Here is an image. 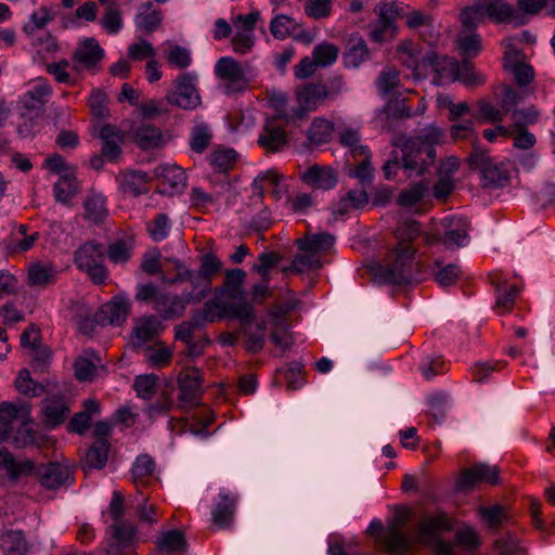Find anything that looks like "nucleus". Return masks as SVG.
<instances>
[{
    "mask_svg": "<svg viewBox=\"0 0 555 555\" xmlns=\"http://www.w3.org/2000/svg\"><path fill=\"white\" fill-rule=\"evenodd\" d=\"M156 544L160 552L167 554H182L188 550V541L184 533L177 529L164 532L158 537Z\"/></svg>",
    "mask_w": 555,
    "mask_h": 555,
    "instance_id": "58836bf2",
    "label": "nucleus"
},
{
    "mask_svg": "<svg viewBox=\"0 0 555 555\" xmlns=\"http://www.w3.org/2000/svg\"><path fill=\"white\" fill-rule=\"evenodd\" d=\"M158 377L154 374L139 375L134 378L133 388L138 397L150 400L155 393Z\"/></svg>",
    "mask_w": 555,
    "mask_h": 555,
    "instance_id": "774afa93",
    "label": "nucleus"
},
{
    "mask_svg": "<svg viewBox=\"0 0 555 555\" xmlns=\"http://www.w3.org/2000/svg\"><path fill=\"white\" fill-rule=\"evenodd\" d=\"M506 365V361H480L472 366V374L474 380L477 383H486L489 380L491 374L501 371Z\"/></svg>",
    "mask_w": 555,
    "mask_h": 555,
    "instance_id": "e2e57ef3",
    "label": "nucleus"
},
{
    "mask_svg": "<svg viewBox=\"0 0 555 555\" xmlns=\"http://www.w3.org/2000/svg\"><path fill=\"white\" fill-rule=\"evenodd\" d=\"M133 141L143 150L162 147L165 144L162 131L152 124L142 122L132 131Z\"/></svg>",
    "mask_w": 555,
    "mask_h": 555,
    "instance_id": "cd10ccee",
    "label": "nucleus"
},
{
    "mask_svg": "<svg viewBox=\"0 0 555 555\" xmlns=\"http://www.w3.org/2000/svg\"><path fill=\"white\" fill-rule=\"evenodd\" d=\"M428 191V184L424 181L415 182L404 189L398 196V204L402 207H411L420 203Z\"/></svg>",
    "mask_w": 555,
    "mask_h": 555,
    "instance_id": "5fc2aeb1",
    "label": "nucleus"
},
{
    "mask_svg": "<svg viewBox=\"0 0 555 555\" xmlns=\"http://www.w3.org/2000/svg\"><path fill=\"white\" fill-rule=\"evenodd\" d=\"M430 272L434 280L441 287H448L456 284L463 275L462 269L455 263L443 264L441 261L436 260L431 267Z\"/></svg>",
    "mask_w": 555,
    "mask_h": 555,
    "instance_id": "72a5a7b5",
    "label": "nucleus"
},
{
    "mask_svg": "<svg viewBox=\"0 0 555 555\" xmlns=\"http://www.w3.org/2000/svg\"><path fill=\"white\" fill-rule=\"evenodd\" d=\"M295 28L296 23L294 20L284 14L274 16L269 25L271 35L279 40L289 37Z\"/></svg>",
    "mask_w": 555,
    "mask_h": 555,
    "instance_id": "bf43d9fd",
    "label": "nucleus"
},
{
    "mask_svg": "<svg viewBox=\"0 0 555 555\" xmlns=\"http://www.w3.org/2000/svg\"><path fill=\"white\" fill-rule=\"evenodd\" d=\"M104 50L94 38H85L80 40L73 52L74 68H85L89 72H95L96 67L104 59Z\"/></svg>",
    "mask_w": 555,
    "mask_h": 555,
    "instance_id": "4468645a",
    "label": "nucleus"
},
{
    "mask_svg": "<svg viewBox=\"0 0 555 555\" xmlns=\"http://www.w3.org/2000/svg\"><path fill=\"white\" fill-rule=\"evenodd\" d=\"M454 519L444 512L426 515L418 524L421 543L429 546L435 555H454V545L440 539V534L453 530Z\"/></svg>",
    "mask_w": 555,
    "mask_h": 555,
    "instance_id": "39448f33",
    "label": "nucleus"
},
{
    "mask_svg": "<svg viewBox=\"0 0 555 555\" xmlns=\"http://www.w3.org/2000/svg\"><path fill=\"white\" fill-rule=\"evenodd\" d=\"M79 191V182L75 172H65L53 185L56 202L68 204Z\"/></svg>",
    "mask_w": 555,
    "mask_h": 555,
    "instance_id": "e433bc0d",
    "label": "nucleus"
},
{
    "mask_svg": "<svg viewBox=\"0 0 555 555\" xmlns=\"http://www.w3.org/2000/svg\"><path fill=\"white\" fill-rule=\"evenodd\" d=\"M166 98L165 99H150L139 104L140 114L144 119H155L169 113Z\"/></svg>",
    "mask_w": 555,
    "mask_h": 555,
    "instance_id": "0e129e2a",
    "label": "nucleus"
},
{
    "mask_svg": "<svg viewBox=\"0 0 555 555\" xmlns=\"http://www.w3.org/2000/svg\"><path fill=\"white\" fill-rule=\"evenodd\" d=\"M171 221L167 214H157L155 218L146 223V231L154 242H162L169 235Z\"/></svg>",
    "mask_w": 555,
    "mask_h": 555,
    "instance_id": "6e6d98bb",
    "label": "nucleus"
},
{
    "mask_svg": "<svg viewBox=\"0 0 555 555\" xmlns=\"http://www.w3.org/2000/svg\"><path fill=\"white\" fill-rule=\"evenodd\" d=\"M334 124L322 117H315L307 130L309 145H321L331 141Z\"/></svg>",
    "mask_w": 555,
    "mask_h": 555,
    "instance_id": "4c0bfd02",
    "label": "nucleus"
},
{
    "mask_svg": "<svg viewBox=\"0 0 555 555\" xmlns=\"http://www.w3.org/2000/svg\"><path fill=\"white\" fill-rule=\"evenodd\" d=\"M36 477L40 485L49 490H55L62 486L72 485L74 481L70 468L57 462L37 465Z\"/></svg>",
    "mask_w": 555,
    "mask_h": 555,
    "instance_id": "2eb2a0df",
    "label": "nucleus"
},
{
    "mask_svg": "<svg viewBox=\"0 0 555 555\" xmlns=\"http://www.w3.org/2000/svg\"><path fill=\"white\" fill-rule=\"evenodd\" d=\"M282 259V256L275 251H263L258 255V262L253 264L251 271L257 272L263 280H270V271Z\"/></svg>",
    "mask_w": 555,
    "mask_h": 555,
    "instance_id": "052dcab7",
    "label": "nucleus"
},
{
    "mask_svg": "<svg viewBox=\"0 0 555 555\" xmlns=\"http://www.w3.org/2000/svg\"><path fill=\"white\" fill-rule=\"evenodd\" d=\"M391 143L398 147L402 156V170L408 178L422 177L436 162V149L424 146L418 139L396 135Z\"/></svg>",
    "mask_w": 555,
    "mask_h": 555,
    "instance_id": "7ed1b4c3",
    "label": "nucleus"
},
{
    "mask_svg": "<svg viewBox=\"0 0 555 555\" xmlns=\"http://www.w3.org/2000/svg\"><path fill=\"white\" fill-rule=\"evenodd\" d=\"M443 234L440 237L441 244L447 249L464 247L469 242V221L464 216H448L441 220Z\"/></svg>",
    "mask_w": 555,
    "mask_h": 555,
    "instance_id": "f8f14e48",
    "label": "nucleus"
},
{
    "mask_svg": "<svg viewBox=\"0 0 555 555\" xmlns=\"http://www.w3.org/2000/svg\"><path fill=\"white\" fill-rule=\"evenodd\" d=\"M15 387L21 393L31 397L41 396L44 392V387L30 377V372L27 369L20 371L15 379Z\"/></svg>",
    "mask_w": 555,
    "mask_h": 555,
    "instance_id": "680f3d73",
    "label": "nucleus"
},
{
    "mask_svg": "<svg viewBox=\"0 0 555 555\" xmlns=\"http://www.w3.org/2000/svg\"><path fill=\"white\" fill-rule=\"evenodd\" d=\"M0 468L5 470L10 480L17 481L21 478L36 476L37 465L29 459L17 460L7 449L0 448Z\"/></svg>",
    "mask_w": 555,
    "mask_h": 555,
    "instance_id": "a211bd4d",
    "label": "nucleus"
},
{
    "mask_svg": "<svg viewBox=\"0 0 555 555\" xmlns=\"http://www.w3.org/2000/svg\"><path fill=\"white\" fill-rule=\"evenodd\" d=\"M154 176L173 189L183 188L186 182L183 169L177 165H159L154 169Z\"/></svg>",
    "mask_w": 555,
    "mask_h": 555,
    "instance_id": "49530a36",
    "label": "nucleus"
},
{
    "mask_svg": "<svg viewBox=\"0 0 555 555\" xmlns=\"http://www.w3.org/2000/svg\"><path fill=\"white\" fill-rule=\"evenodd\" d=\"M467 163L470 169L479 171L480 183L485 189L502 188L509 181L505 165L494 162L480 146H474Z\"/></svg>",
    "mask_w": 555,
    "mask_h": 555,
    "instance_id": "423d86ee",
    "label": "nucleus"
},
{
    "mask_svg": "<svg viewBox=\"0 0 555 555\" xmlns=\"http://www.w3.org/2000/svg\"><path fill=\"white\" fill-rule=\"evenodd\" d=\"M404 526L403 519H397V522L389 526L386 530H383V524L378 519L371 521L367 531L373 533L375 531L382 532L380 543L385 550L395 555H401L410 551L411 541L406 537L402 528Z\"/></svg>",
    "mask_w": 555,
    "mask_h": 555,
    "instance_id": "9d476101",
    "label": "nucleus"
},
{
    "mask_svg": "<svg viewBox=\"0 0 555 555\" xmlns=\"http://www.w3.org/2000/svg\"><path fill=\"white\" fill-rule=\"evenodd\" d=\"M109 443L106 439H95L93 444L87 450L85 465L88 468H103L108 459Z\"/></svg>",
    "mask_w": 555,
    "mask_h": 555,
    "instance_id": "37998d69",
    "label": "nucleus"
},
{
    "mask_svg": "<svg viewBox=\"0 0 555 555\" xmlns=\"http://www.w3.org/2000/svg\"><path fill=\"white\" fill-rule=\"evenodd\" d=\"M222 295L215 293L214 297L207 300L201 311L193 313V321L197 326L214 323L223 319H237L242 324H248L254 320L255 310L247 301L223 302Z\"/></svg>",
    "mask_w": 555,
    "mask_h": 555,
    "instance_id": "f03ea898",
    "label": "nucleus"
},
{
    "mask_svg": "<svg viewBox=\"0 0 555 555\" xmlns=\"http://www.w3.org/2000/svg\"><path fill=\"white\" fill-rule=\"evenodd\" d=\"M478 515L482 522L491 530H499L509 521L506 508L500 504L480 506Z\"/></svg>",
    "mask_w": 555,
    "mask_h": 555,
    "instance_id": "79ce46f5",
    "label": "nucleus"
},
{
    "mask_svg": "<svg viewBox=\"0 0 555 555\" xmlns=\"http://www.w3.org/2000/svg\"><path fill=\"white\" fill-rule=\"evenodd\" d=\"M86 219L93 223H101L107 216L106 198L96 193L89 194L83 203Z\"/></svg>",
    "mask_w": 555,
    "mask_h": 555,
    "instance_id": "c03bdc74",
    "label": "nucleus"
},
{
    "mask_svg": "<svg viewBox=\"0 0 555 555\" xmlns=\"http://www.w3.org/2000/svg\"><path fill=\"white\" fill-rule=\"evenodd\" d=\"M369 56L370 51L364 39L352 35L343 55L345 66L347 68H358L369 60Z\"/></svg>",
    "mask_w": 555,
    "mask_h": 555,
    "instance_id": "c85d7f7f",
    "label": "nucleus"
},
{
    "mask_svg": "<svg viewBox=\"0 0 555 555\" xmlns=\"http://www.w3.org/2000/svg\"><path fill=\"white\" fill-rule=\"evenodd\" d=\"M487 17L495 23L512 22L517 16L514 8L502 0H483Z\"/></svg>",
    "mask_w": 555,
    "mask_h": 555,
    "instance_id": "a18cd8bd",
    "label": "nucleus"
},
{
    "mask_svg": "<svg viewBox=\"0 0 555 555\" xmlns=\"http://www.w3.org/2000/svg\"><path fill=\"white\" fill-rule=\"evenodd\" d=\"M448 64H451L450 57L439 56L435 51L431 50L427 51L424 54H421L416 76L426 77L433 74L435 75V83L440 85L441 80L447 77Z\"/></svg>",
    "mask_w": 555,
    "mask_h": 555,
    "instance_id": "4be33fe9",
    "label": "nucleus"
},
{
    "mask_svg": "<svg viewBox=\"0 0 555 555\" xmlns=\"http://www.w3.org/2000/svg\"><path fill=\"white\" fill-rule=\"evenodd\" d=\"M188 304H194L193 301H188V293H184V297L169 293H160V295L156 297L154 309L163 319L171 320L180 318L185 311Z\"/></svg>",
    "mask_w": 555,
    "mask_h": 555,
    "instance_id": "5701e85b",
    "label": "nucleus"
},
{
    "mask_svg": "<svg viewBox=\"0 0 555 555\" xmlns=\"http://www.w3.org/2000/svg\"><path fill=\"white\" fill-rule=\"evenodd\" d=\"M103 312L109 324L120 325L128 315V305L125 300L115 299L104 307Z\"/></svg>",
    "mask_w": 555,
    "mask_h": 555,
    "instance_id": "338daca9",
    "label": "nucleus"
},
{
    "mask_svg": "<svg viewBox=\"0 0 555 555\" xmlns=\"http://www.w3.org/2000/svg\"><path fill=\"white\" fill-rule=\"evenodd\" d=\"M59 273L60 271L53 262L37 261L28 267L27 283L31 287L44 288L56 282Z\"/></svg>",
    "mask_w": 555,
    "mask_h": 555,
    "instance_id": "b1692460",
    "label": "nucleus"
},
{
    "mask_svg": "<svg viewBox=\"0 0 555 555\" xmlns=\"http://www.w3.org/2000/svg\"><path fill=\"white\" fill-rule=\"evenodd\" d=\"M120 191L130 196L147 193L150 176L144 171H126L117 177Z\"/></svg>",
    "mask_w": 555,
    "mask_h": 555,
    "instance_id": "bb28decb",
    "label": "nucleus"
},
{
    "mask_svg": "<svg viewBox=\"0 0 555 555\" xmlns=\"http://www.w3.org/2000/svg\"><path fill=\"white\" fill-rule=\"evenodd\" d=\"M145 360L153 367H165L172 359V350L163 344L145 349Z\"/></svg>",
    "mask_w": 555,
    "mask_h": 555,
    "instance_id": "13d9d810",
    "label": "nucleus"
},
{
    "mask_svg": "<svg viewBox=\"0 0 555 555\" xmlns=\"http://www.w3.org/2000/svg\"><path fill=\"white\" fill-rule=\"evenodd\" d=\"M300 179L313 189L328 191L337 184V172L328 166L315 164L308 167L300 175Z\"/></svg>",
    "mask_w": 555,
    "mask_h": 555,
    "instance_id": "aec40b11",
    "label": "nucleus"
},
{
    "mask_svg": "<svg viewBox=\"0 0 555 555\" xmlns=\"http://www.w3.org/2000/svg\"><path fill=\"white\" fill-rule=\"evenodd\" d=\"M338 54V47L328 42L317 44L312 51V57L318 67H325L334 64Z\"/></svg>",
    "mask_w": 555,
    "mask_h": 555,
    "instance_id": "4d7b16f0",
    "label": "nucleus"
},
{
    "mask_svg": "<svg viewBox=\"0 0 555 555\" xmlns=\"http://www.w3.org/2000/svg\"><path fill=\"white\" fill-rule=\"evenodd\" d=\"M156 468L154 460L149 454L139 455L131 468L133 482L137 487L145 485Z\"/></svg>",
    "mask_w": 555,
    "mask_h": 555,
    "instance_id": "de8ad7c7",
    "label": "nucleus"
},
{
    "mask_svg": "<svg viewBox=\"0 0 555 555\" xmlns=\"http://www.w3.org/2000/svg\"><path fill=\"white\" fill-rule=\"evenodd\" d=\"M43 423L49 428H55L65 422L69 406L63 396L50 395L42 401Z\"/></svg>",
    "mask_w": 555,
    "mask_h": 555,
    "instance_id": "412c9836",
    "label": "nucleus"
},
{
    "mask_svg": "<svg viewBox=\"0 0 555 555\" xmlns=\"http://www.w3.org/2000/svg\"><path fill=\"white\" fill-rule=\"evenodd\" d=\"M238 496L228 489H220L212 505L211 521L219 529L231 528L234 522Z\"/></svg>",
    "mask_w": 555,
    "mask_h": 555,
    "instance_id": "dca6fc26",
    "label": "nucleus"
},
{
    "mask_svg": "<svg viewBox=\"0 0 555 555\" xmlns=\"http://www.w3.org/2000/svg\"><path fill=\"white\" fill-rule=\"evenodd\" d=\"M487 17L483 0L465 7L460 14L461 23L466 30H474Z\"/></svg>",
    "mask_w": 555,
    "mask_h": 555,
    "instance_id": "09e8293b",
    "label": "nucleus"
},
{
    "mask_svg": "<svg viewBox=\"0 0 555 555\" xmlns=\"http://www.w3.org/2000/svg\"><path fill=\"white\" fill-rule=\"evenodd\" d=\"M322 268V262L318 255L311 251H304L294 257L292 263L288 267L283 268V272L302 273L306 270L317 271Z\"/></svg>",
    "mask_w": 555,
    "mask_h": 555,
    "instance_id": "3c124183",
    "label": "nucleus"
},
{
    "mask_svg": "<svg viewBox=\"0 0 555 555\" xmlns=\"http://www.w3.org/2000/svg\"><path fill=\"white\" fill-rule=\"evenodd\" d=\"M334 243L335 237L328 233L306 235L296 241V245L299 250L311 251L314 255L330 249Z\"/></svg>",
    "mask_w": 555,
    "mask_h": 555,
    "instance_id": "a19ab883",
    "label": "nucleus"
},
{
    "mask_svg": "<svg viewBox=\"0 0 555 555\" xmlns=\"http://www.w3.org/2000/svg\"><path fill=\"white\" fill-rule=\"evenodd\" d=\"M237 153L233 149H220L211 153L210 166L216 172H229L235 166Z\"/></svg>",
    "mask_w": 555,
    "mask_h": 555,
    "instance_id": "603ef678",
    "label": "nucleus"
},
{
    "mask_svg": "<svg viewBox=\"0 0 555 555\" xmlns=\"http://www.w3.org/2000/svg\"><path fill=\"white\" fill-rule=\"evenodd\" d=\"M100 362V358L93 351H85L75 360V377L80 382L93 380Z\"/></svg>",
    "mask_w": 555,
    "mask_h": 555,
    "instance_id": "f704fd0d",
    "label": "nucleus"
},
{
    "mask_svg": "<svg viewBox=\"0 0 555 555\" xmlns=\"http://www.w3.org/2000/svg\"><path fill=\"white\" fill-rule=\"evenodd\" d=\"M221 267L222 263L216 255L206 254L202 258L198 272L178 264L177 268L180 269V271L173 279L168 280V282L190 281L193 285V289L188 292V301L201 302L210 292L211 279Z\"/></svg>",
    "mask_w": 555,
    "mask_h": 555,
    "instance_id": "20e7f679",
    "label": "nucleus"
},
{
    "mask_svg": "<svg viewBox=\"0 0 555 555\" xmlns=\"http://www.w3.org/2000/svg\"><path fill=\"white\" fill-rule=\"evenodd\" d=\"M2 555H26L27 543L22 531L5 530L0 535Z\"/></svg>",
    "mask_w": 555,
    "mask_h": 555,
    "instance_id": "ea45409f",
    "label": "nucleus"
},
{
    "mask_svg": "<svg viewBox=\"0 0 555 555\" xmlns=\"http://www.w3.org/2000/svg\"><path fill=\"white\" fill-rule=\"evenodd\" d=\"M325 100H327V98L324 85L308 83L297 93L298 108L289 113L295 117L296 121L302 120L306 118L308 112L315 111Z\"/></svg>",
    "mask_w": 555,
    "mask_h": 555,
    "instance_id": "f3484780",
    "label": "nucleus"
},
{
    "mask_svg": "<svg viewBox=\"0 0 555 555\" xmlns=\"http://www.w3.org/2000/svg\"><path fill=\"white\" fill-rule=\"evenodd\" d=\"M102 154L108 162H116L121 154L124 132L113 125H105L100 130Z\"/></svg>",
    "mask_w": 555,
    "mask_h": 555,
    "instance_id": "393cba45",
    "label": "nucleus"
},
{
    "mask_svg": "<svg viewBox=\"0 0 555 555\" xmlns=\"http://www.w3.org/2000/svg\"><path fill=\"white\" fill-rule=\"evenodd\" d=\"M249 65L241 64L231 56H222L215 64V75L222 82L225 94L245 91L250 82Z\"/></svg>",
    "mask_w": 555,
    "mask_h": 555,
    "instance_id": "6e6552de",
    "label": "nucleus"
},
{
    "mask_svg": "<svg viewBox=\"0 0 555 555\" xmlns=\"http://www.w3.org/2000/svg\"><path fill=\"white\" fill-rule=\"evenodd\" d=\"M52 95V87L47 80L39 79L30 89H28L20 101V112L28 117L43 116L46 104Z\"/></svg>",
    "mask_w": 555,
    "mask_h": 555,
    "instance_id": "ddd939ff",
    "label": "nucleus"
},
{
    "mask_svg": "<svg viewBox=\"0 0 555 555\" xmlns=\"http://www.w3.org/2000/svg\"><path fill=\"white\" fill-rule=\"evenodd\" d=\"M104 251L102 244L87 242L75 251V263L79 270L90 269V266L104 262Z\"/></svg>",
    "mask_w": 555,
    "mask_h": 555,
    "instance_id": "c756f323",
    "label": "nucleus"
},
{
    "mask_svg": "<svg viewBox=\"0 0 555 555\" xmlns=\"http://www.w3.org/2000/svg\"><path fill=\"white\" fill-rule=\"evenodd\" d=\"M490 282L495 287L496 308L501 310V313L509 312L519 296L520 289L514 284L503 282L501 275L496 272L490 274Z\"/></svg>",
    "mask_w": 555,
    "mask_h": 555,
    "instance_id": "a878e982",
    "label": "nucleus"
},
{
    "mask_svg": "<svg viewBox=\"0 0 555 555\" xmlns=\"http://www.w3.org/2000/svg\"><path fill=\"white\" fill-rule=\"evenodd\" d=\"M284 177L280 176L275 170L271 169L258 175L253 182V190L255 194L262 195L266 188L271 186L272 192L276 197H280L283 185L281 183Z\"/></svg>",
    "mask_w": 555,
    "mask_h": 555,
    "instance_id": "8fccbe9b",
    "label": "nucleus"
},
{
    "mask_svg": "<svg viewBox=\"0 0 555 555\" xmlns=\"http://www.w3.org/2000/svg\"><path fill=\"white\" fill-rule=\"evenodd\" d=\"M246 279V272L243 269L234 268L228 269L225 271V279L222 287L216 288L217 295H225L228 294L232 299L243 300V289L242 286Z\"/></svg>",
    "mask_w": 555,
    "mask_h": 555,
    "instance_id": "2f4dec72",
    "label": "nucleus"
},
{
    "mask_svg": "<svg viewBox=\"0 0 555 555\" xmlns=\"http://www.w3.org/2000/svg\"><path fill=\"white\" fill-rule=\"evenodd\" d=\"M295 117L288 112H280L268 118L259 132L257 143L267 153H279L288 144L285 126L296 124Z\"/></svg>",
    "mask_w": 555,
    "mask_h": 555,
    "instance_id": "0eeeda50",
    "label": "nucleus"
},
{
    "mask_svg": "<svg viewBox=\"0 0 555 555\" xmlns=\"http://www.w3.org/2000/svg\"><path fill=\"white\" fill-rule=\"evenodd\" d=\"M374 279L383 284L405 285L422 281L420 266L415 261V249L410 244L399 243L389 255V262L373 269Z\"/></svg>",
    "mask_w": 555,
    "mask_h": 555,
    "instance_id": "f257e3e1",
    "label": "nucleus"
},
{
    "mask_svg": "<svg viewBox=\"0 0 555 555\" xmlns=\"http://www.w3.org/2000/svg\"><path fill=\"white\" fill-rule=\"evenodd\" d=\"M487 482L496 485L499 482V469L485 463L475 464L463 470L457 480V487L461 489L470 488L476 483Z\"/></svg>",
    "mask_w": 555,
    "mask_h": 555,
    "instance_id": "6ab92c4d",
    "label": "nucleus"
},
{
    "mask_svg": "<svg viewBox=\"0 0 555 555\" xmlns=\"http://www.w3.org/2000/svg\"><path fill=\"white\" fill-rule=\"evenodd\" d=\"M494 548L498 555H526V550L519 544L517 538L511 533L496 539Z\"/></svg>",
    "mask_w": 555,
    "mask_h": 555,
    "instance_id": "69168bd1",
    "label": "nucleus"
},
{
    "mask_svg": "<svg viewBox=\"0 0 555 555\" xmlns=\"http://www.w3.org/2000/svg\"><path fill=\"white\" fill-rule=\"evenodd\" d=\"M203 375L197 367H185L178 375L179 401L193 408L199 404L203 390Z\"/></svg>",
    "mask_w": 555,
    "mask_h": 555,
    "instance_id": "9b49d317",
    "label": "nucleus"
},
{
    "mask_svg": "<svg viewBox=\"0 0 555 555\" xmlns=\"http://www.w3.org/2000/svg\"><path fill=\"white\" fill-rule=\"evenodd\" d=\"M212 138L209 126L205 122L194 126L190 134V147L193 152L202 154L208 147Z\"/></svg>",
    "mask_w": 555,
    "mask_h": 555,
    "instance_id": "864d4df0",
    "label": "nucleus"
},
{
    "mask_svg": "<svg viewBox=\"0 0 555 555\" xmlns=\"http://www.w3.org/2000/svg\"><path fill=\"white\" fill-rule=\"evenodd\" d=\"M196 81L197 76L193 73L179 75L172 82V89L166 94L167 103L182 109L196 108L201 104Z\"/></svg>",
    "mask_w": 555,
    "mask_h": 555,
    "instance_id": "1a4fd4ad",
    "label": "nucleus"
},
{
    "mask_svg": "<svg viewBox=\"0 0 555 555\" xmlns=\"http://www.w3.org/2000/svg\"><path fill=\"white\" fill-rule=\"evenodd\" d=\"M162 331V323L155 315H149L141 319L133 330V346L142 347L145 343L152 340Z\"/></svg>",
    "mask_w": 555,
    "mask_h": 555,
    "instance_id": "473e14b6",
    "label": "nucleus"
},
{
    "mask_svg": "<svg viewBox=\"0 0 555 555\" xmlns=\"http://www.w3.org/2000/svg\"><path fill=\"white\" fill-rule=\"evenodd\" d=\"M352 156L354 159L359 160V164L351 171L350 176L357 178L361 186H370L374 176L369 147H357L352 150Z\"/></svg>",
    "mask_w": 555,
    "mask_h": 555,
    "instance_id": "7c9ffc66",
    "label": "nucleus"
},
{
    "mask_svg": "<svg viewBox=\"0 0 555 555\" xmlns=\"http://www.w3.org/2000/svg\"><path fill=\"white\" fill-rule=\"evenodd\" d=\"M450 63L448 64L447 76L452 75L454 79L462 81L466 86L483 83V78L476 75L474 66L467 60L457 62L450 57Z\"/></svg>",
    "mask_w": 555,
    "mask_h": 555,
    "instance_id": "c9c22d12",
    "label": "nucleus"
}]
</instances>
